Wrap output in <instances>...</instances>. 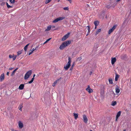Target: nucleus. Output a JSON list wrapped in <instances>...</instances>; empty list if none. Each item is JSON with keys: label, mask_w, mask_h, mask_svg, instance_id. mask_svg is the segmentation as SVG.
I'll use <instances>...</instances> for the list:
<instances>
[{"label": "nucleus", "mask_w": 131, "mask_h": 131, "mask_svg": "<svg viewBox=\"0 0 131 131\" xmlns=\"http://www.w3.org/2000/svg\"><path fill=\"white\" fill-rule=\"evenodd\" d=\"M71 43L70 41H68L64 42L60 46L59 48L61 50L63 49L65 47L67 46Z\"/></svg>", "instance_id": "f257e3e1"}, {"label": "nucleus", "mask_w": 131, "mask_h": 131, "mask_svg": "<svg viewBox=\"0 0 131 131\" xmlns=\"http://www.w3.org/2000/svg\"><path fill=\"white\" fill-rule=\"evenodd\" d=\"M91 131H92V130H91Z\"/></svg>", "instance_id": "4d7b16f0"}, {"label": "nucleus", "mask_w": 131, "mask_h": 131, "mask_svg": "<svg viewBox=\"0 0 131 131\" xmlns=\"http://www.w3.org/2000/svg\"><path fill=\"white\" fill-rule=\"evenodd\" d=\"M60 0H58V2H59L60 1Z\"/></svg>", "instance_id": "603ef678"}, {"label": "nucleus", "mask_w": 131, "mask_h": 131, "mask_svg": "<svg viewBox=\"0 0 131 131\" xmlns=\"http://www.w3.org/2000/svg\"><path fill=\"white\" fill-rule=\"evenodd\" d=\"M36 50V48H33L32 49V50L33 51H34Z\"/></svg>", "instance_id": "ea45409f"}, {"label": "nucleus", "mask_w": 131, "mask_h": 131, "mask_svg": "<svg viewBox=\"0 0 131 131\" xmlns=\"http://www.w3.org/2000/svg\"><path fill=\"white\" fill-rule=\"evenodd\" d=\"M92 73V72H90V73H91H91Z\"/></svg>", "instance_id": "5fc2aeb1"}, {"label": "nucleus", "mask_w": 131, "mask_h": 131, "mask_svg": "<svg viewBox=\"0 0 131 131\" xmlns=\"http://www.w3.org/2000/svg\"><path fill=\"white\" fill-rule=\"evenodd\" d=\"M38 47H39V46H38L36 47L35 48H36V50L37 49Z\"/></svg>", "instance_id": "37998d69"}, {"label": "nucleus", "mask_w": 131, "mask_h": 131, "mask_svg": "<svg viewBox=\"0 0 131 131\" xmlns=\"http://www.w3.org/2000/svg\"><path fill=\"white\" fill-rule=\"evenodd\" d=\"M87 6L88 7H89V5H88V4H87Z\"/></svg>", "instance_id": "49530a36"}, {"label": "nucleus", "mask_w": 131, "mask_h": 131, "mask_svg": "<svg viewBox=\"0 0 131 131\" xmlns=\"http://www.w3.org/2000/svg\"><path fill=\"white\" fill-rule=\"evenodd\" d=\"M33 52V51L32 50H30L29 51V53L28 55H30Z\"/></svg>", "instance_id": "f704fd0d"}, {"label": "nucleus", "mask_w": 131, "mask_h": 131, "mask_svg": "<svg viewBox=\"0 0 131 131\" xmlns=\"http://www.w3.org/2000/svg\"><path fill=\"white\" fill-rule=\"evenodd\" d=\"M112 93H111L112 94H113L114 95V96H115V93H114V92L113 91H112Z\"/></svg>", "instance_id": "58836bf2"}, {"label": "nucleus", "mask_w": 131, "mask_h": 131, "mask_svg": "<svg viewBox=\"0 0 131 131\" xmlns=\"http://www.w3.org/2000/svg\"><path fill=\"white\" fill-rule=\"evenodd\" d=\"M116 61V59L115 58H112L111 59V63L112 65H113L115 62Z\"/></svg>", "instance_id": "f8f14e48"}, {"label": "nucleus", "mask_w": 131, "mask_h": 131, "mask_svg": "<svg viewBox=\"0 0 131 131\" xmlns=\"http://www.w3.org/2000/svg\"><path fill=\"white\" fill-rule=\"evenodd\" d=\"M24 84H20L19 87V89L20 90H23L24 88Z\"/></svg>", "instance_id": "4468645a"}, {"label": "nucleus", "mask_w": 131, "mask_h": 131, "mask_svg": "<svg viewBox=\"0 0 131 131\" xmlns=\"http://www.w3.org/2000/svg\"><path fill=\"white\" fill-rule=\"evenodd\" d=\"M70 34V33H68L65 35L62 38V40L64 41L67 39L69 37Z\"/></svg>", "instance_id": "39448f33"}, {"label": "nucleus", "mask_w": 131, "mask_h": 131, "mask_svg": "<svg viewBox=\"0 0 131 131\" xmlns=\"http://www.w3.org/2000/svg\"><path fill=\"white\" fill-rule=\"evenodd\" d=\"M121 0H117V2H118L119 1H120Z\"/></svg>", "instance_id": "de8ad7c7"}, {"label": "nucleus", "mask_w": 131, "mask_h": 131, "mask_svg": "<svg viewBox=\"0 0 131 131\" xmlns=\"http://www.w3.org/2000/svg\"><path fill=\"white\" fill-rule=\"evenodd\" d=\"M51 28V26L50 25H49L47 27V29L45 30V31H47L49 30H50Z\"/></svg>", "instance_id": "aec40b11"}, {"label": "nucleus", "mask_w": 131, "mask_h": 131, "mask_svg": "<svg viewBox=\"0 0 131 131\" xmlns=\"http://www.w3.org/2000/svg\"><path fill=\"white\" fill-rule=\"evenodd\" d=\"M96 27H97V26H95V29H96Z\"/></svg>", "instance_id": "09e8293b"}, {"label": "nucleus", "mask_w": 131, "mask_h": 131, "mask_svg": "<svg viewBox=\"0 0 131 131\" xmlns=\"http://www.w3.org/2000/svg\"><path fill=\"white\" fill-rule=\"evenodd\" d=\"M12 131H14L15 130L14 129H12Z\"/></svg>", "instance_id": "8fccbe9b"}, {"label": "nucleus", "mask_w": 131, "mask_h": 131, "mask_svg": "<svg viewBox=\"0 0 131 131\" xmlns=\"http://www.w3.org/2000/svg\"><path fill=\"white\" fill-rule=\"evenodd\" d=\"M29 45V43H28L27 44V45H26L24 48V50L25 51H26L27 50V48L28 46V45Z\"/></svg>", "instance_id": "393cba45"}, {"label": "nucleus", "mask_w": 131, "mask_h": 131, "mask_svg": "<svg viewBox=\"0 0 131 131\" xmlns=\"http://www.w3.org/2000/svg\"><path fill=\"white\" fill-rule=\"evenodd\" d=\"M18 131L16 130H15V131Z\"/></svg>", "instance_id": "6e6d98bb"}, {"label": "nucleus", "mask_w": 131, "mask_h": 131, "mask_svg": "<svg viewBox=\"0 0 131 131\" xmlns=\"http://www.w3.org/2000/svg\"><path fill=\"white\" fill-rule=\"evenodd\" d=\"M21 51H19L17 52V55L18 56L21 54Z\"/></svg>", "instance_id": "c9c22d12"}, {"label": "nucleus", "mask_w": 131, "mask_h": 131, "mask_svg": "<svg viewBox=\"0 0 131 131\" xmlns=\"http://www.w3.org/2000/svg\"><path fill=\"white\" fill-rule=\"evenodd\" d=\"M23 107V104H20L19 106V110H20V111H21L22 110V108Z\"/></svg>", "instance_id": "a211bd4d"}, {"label": "nucleus", "mask_w": 131, "mask_h": 131, "mask_svg": "<svg viewBox=\"0 0 131 131\" xmlns=\"http://www.w3.org/2000/svg\"><path fill=\"white\" fill-rule=\"evenodd\" d=\"M9 1L12 3H14V0H9Z\"/></svg>", "instance_id": "4c0bfd02"}, {"label": "nucleus", "mask_w": 131, "mask_h": 131, "mask_svg": "<svg viewBox=\"0 0 131 131\" xmlns=\"http://www.w3.org/2000/svg\"><path fill=\"white\" fill-rule=\"evenodd\" d=\"M116 104V101L112 102L111 105L113 106H114Z\"/></svg>", "instance_id": "a878e982"}, {"label": "nucleus", "mask_w": 131, "mask_h": 131, "mask_svg": "<svg viewBox=\"0 0 131 131\" xmlns=\"http://www.w3.org/2000/svg\"><path fill=\"white\" fill-rule=\"evenodd\" d=\"M73 115L74 116V118L75 119H77L78 118V114L74 113H73Z\"/></svg>", "instance_id": "6ab92c4d"}, {"label": "nucleus", "mask_w": 131, "mask_h": 131, "mask_svg": "<svg viewBox=\"0 0 131 131\" xmlns=\"http://www.w3.org/2000/svg\"><path fill=\"white\" fill-rule=\"evenodd\" d=\"M6 3V5H7V6L8 8H12V6H10V5H9L7 3Z\"/></svg>", "instance_id": "2f4dec72"}, {"label": "nucleus", "mask_w": 131, "mask_h": 131, "mask_svg": "<svg viewBox=\"0 0 131 131\" xmlns=\"http://www.w3.org/2000/svg\"><path fill=\"white\" fill-rule=\"evenodd\" d=\"M68 61L67 64L64 66V68L66 70H67L71 66V60L70 57H68Z\"/></svg>", "instance_id": "f03ea898"}, {"label": "nucleus", "mask_w": 131, "mask_h": 131, "mask_svg": "<svg viewBox=\"0 0 131 131\" xmlns=\"http://www.w3.org/2000/svg\"><path fill=\"white\" fill-rule=\"evenodd\" d=\"M120 90L119 88H115V91L116 93L118 94L120 92Z\"/></svg>", "instance_id": "f3484780"}, {"label": "nucleus", "mask_w": 131, "mask_h": 131, "mask_svg": "<svg viewBox=\"0 0 131 131\" xmlns=\"http://www.w3.org/2000/svg\"><path fill=\"white\" fill-rule=\"evenodd\" d=\"M121 114V111H119L117 113L116 115V118L115 120L116 121H117L118 118L120 116Z\"/></svg>", "instance_id": "0eeeda50"}, {"label": "nucleus", "mask_w": 131, "mask_h": 131, "mask_svg": "<svg viewBox=\"0 0 131 131\" xmlns=\"http://www.w3.org/2000/svg\"><path fill=\"white\" fill-rule=\"evenodd\" d=\"M83 118L84 122L86 123L88 120L87 118L85 115H83Z\"/></svg>", "instance_id": "1a4fd4ad"}, {"label": "nucleus", "mask_w": 131, "mask_h": 131, "mask_svg": "<svg viewBox=\"0 0 131 131\" xmlns=\"http://www.w3.org/2000/svg\"><path fill=\"white\" fill-rule=\"evenodd\" d=\"M87 91H88L89 93H90V86L89 85L88 87L86 89Z\"/></svg>", "instance_id": "b1692460"}, {"label": "nucleus", "mask_w": 131, "mask_h": 131, "mask_svg": "<svg viewBox=\"0 0 131 131\" xmlns=\"http://www.w3.org/2000/svg\"><path fill=\"white\" fill-rule=\"evenodd\" d=\"M13 68H10L9 69V70H12Z\"/></svg>", "instance_id": "79ce46f5"}, {"label": "nucleus", "mask_w": 131, "mask_h": 131, "mask_svg": "<svg viewBox=\"0 0 131 131\" xmlns=\"http://www.w3.org/2000/svg\"><path fill=\"white\" fill-rule=\"evenodd\" d=\"M101 31V29H98L96 32L95 34V35H96L98 34V33L99 32H100Z\"/></svg>", "instance_id": "412c9836"}, {"label": "nucleus", "mask_w": 131, "mask_h": 131, "mask_svg": "<svg viewBox=\"0 0 131 131\" xmlns=\"http://www.w3.org/2000/svg\"><path fill=\"white\" fill-rule=\"evenodd\" d=\"M81 59V57H79L77 59V61H80Z\"/></svg>", "instance_id": "473e14b6"}, {"label": "nucleus", "mask_w": 131, "mask_h": 131, "mask_svg": "<svg viewBox=\"0 0 131 131\" xmlns=\"http://www.w3.org/2000/svg\"><path fill=\"white\" fill-rule=\"evenodd\" d=\"M119 77V75H118L117 73H115V80L116 81H117Z\"/></svg>", "instance_id": "2eb2a0df"}, {"label": "nucleus", "mask_w": 131, "mask_h": 131, "mask_svg": "<svg viewBox=\"0 0 131 131\" xmlns=\"http://www.w3.org/2000/svg\"><path fill=\"white\" fill-rule=\"evenodd\" d=\"M93 92V90L92 89H91V93L92 92Z\"/></svg>", "instance_id": "c03bdc74"}, {"label": "nucleus", "mask_w": 131, "mask_h": 131, "mask_svg": "<svg viewBox=\"0 0 131 131\" xmlns=\"http://www.w3.org/2000/svg\"><path fill=\"white\" fill-rule=\"evenodd\" d=\"M117 27V25H115L112 28L110 29L108 31V34H111L115 29L116 27Z\"/></svg>", "instance_id": "423d86ee"}, {"label": "nucleus", "mask_w": 131, "mask_h": 131, "mask_svg": "<svg viewBox=\"0 0 131 131\" xmlns=\"http://www.w3.org/2000/svg\"><path fill=\"white\" fill-rule=\"evenodd\" d=\"M61 79V78H60L59 79H57L56 81H55L52 84V86L54 87L56 84L57 83V82L59 81V80Z\"/></svg>", "instance_id": "ddd939ff"}, {"label": "nucleus", "mask_w": 131, "mask_h": 131, "mask_svg": "<svg viewBox=\"0 0 131 131\" xmlns=\"http://www.w3.org/2000/svg\"><path fill=\"white\" fill-rule=\"evenodd\" d=\"M64 10H68V8L67 7H64L63 8Z\"/></svg>", "instance_id": "e433bc0d"}, {"label": "nucleus", "mask_w": 131, "mask_h": 131, "mask_svg": "<svg viewBox=\"0 0 131 131\" xmlns=\"http://www.w3.org/2000/svg\"><path fill=\"white\" fill-rule=\"evenodd\" d=\"M101 89L102 90V93L104 92V91L105 89V86L104 85H101Z\"/></svg>", "instance_id": "dca6fc26"}, {"label": "nucleus", "mask_w": 131, "mask_h": 131, "mask_svg": "<svg viewBox=\"0 0 131 131\" xmlns=\"http://www.w3.org/2000/svg\"><path fill=\"white\" fill-rule=\"evenodd\" d=\"M130 81L131 82V80H130Z\"/></svg>", "instance_id": "13d9d810"}, {"label": "nucleus", "mask_w": 131, "mask_h": 131, "mask_svg": "<svg viewBox=\"0 0 131 131\" xmlns=\"http://www.w3.org/2000/svg\"><path fill=\"white\" fill-rule=\"evenodd\" d=\"M18 125L19 128H22L23 126V124L21 121H19L18 122Z\"/></svg>", "instance_id": "9b49d317"}, {"label": "nucleus", "mask_w": 131, "mask_h": 131, "mask_svg": "<svg viewBox=\"0 0 131 131\" xmlns=\"http://www.w3.org/2000/svg\"><path fill=\"white\" fill-rule=\"evenodd\" d=\"M123 131H126V130L125 129Z\"/></svg>", "instance_id": "864d4df0"}, {"label": "nucleus", "mask_w": 131, "mask_h": 131, "mask_svg": "<svg viewBox=\"0 0 131 131\" xmlns=\"http://www.w3.org/2000/svg\"><path fill=\"white\" fill-rule=\"evenodd\" d=\"M34 78H32L31 80L30 81L28 82V83L30 84V83H32L34 81Z\"/></svg>", "instance_id": "cd10ccee"}, {"label": "nucleus", "mask_w": 131, "mask_h": 131, "mask_svg": "<svg viewBox=\"0 0 131 131\" xmlns=\"http://www.w3.org/2000/svg\"><path fill=\"white\" fill-rule=\"evenodd\" d=\"M31 73L32 71L31 70H29L27 72L25 75L24 79L25 80H26L29 78L30 76L31 75Z\"/></svg>", "instance_id": "7ed1b4c3"}, {"label": "nucleus", "mask_w": 131, "mask_h": 131, "mask_svg": "<svg viewBox=\"0 0 131 131\" xmlns=\"http://www.w3.org/2000/svg\"><path fill=\"white\" fill-rule=\"evenodd\" d=\"M74 63H73L72 65V66H71V68L70 69V70L71 71L72 70L74 66Z\"/></svg>", "instance_id": "bb28decb"}, {"label": "nucleus", "mask_w": 131, "mask_h": 131, "mask_svg": "<svg viewBox=\"0 0 131 131\" xmlns=\"http://www.w3.org/2000/svg\"><path fill=\"white\" fill-rule=\"evenodd\" d=\"M52 27H53V28H54L55 27L53 26H52Z\"/></svg>", "instance_id": "3c124183"}, {"label": "nucleus", "mask_w": 131, "mask_h": 131, "mask_svg": "<svg viewBox=\"0 0 131 131\" xmlns=\"http://www.w3.org/2000/svg\"><path fill=\"white\" fill-rule=\"evenodd\" d=\"M51 38H49V39H48V40H46V41L43 43V44H45L46 43H47L48 41H49L51 39Z\"/></svg>", "instance_id": "72a5a7b5"}, {"label": "nucleus", "mask_w": 131, "mask_h": 131, "mask_svg": "<svg viewBox=\"0 0 131 131\" xmlns=\"http://www.w3.org/2000/svg\"><path fill=\"white\" fill-rule=\"evenodd\" d=\"M7 75L8 76L9 75V72H7Z\"/></svg>", "instance_id": "a19ab883"}, {"label": "nucleus", "mask_w": 131, "mask_h": 131, "mask_svg": "<svg viewBox=\"0 0 131 131\" xmlns=\"http://www.w3.org/2000/svg\"><path fill=\"white\" fill-rule=\"evenodd\" d=\"M87 29L88 30V33L86 35V36L88 35H89V33L90 32V31H89V29H90V27L89 26H87Z\"/></svg>", "instance_id": "c85d7f7f"}, {"label": "nucleus", "mask_w": 131, "mask_h": 131, "mask_svg": "<svg viewBox=\"0 0 131 131\" xmlns=\"http://www.w3.org/2000/svg\"><path fill=\"white\" fill-rule=\"evenodd\" d=\"M35 74H34L33 76V78H34V77H35Z\"/></svg>", "instance_id": "a18cd8bd"}, {"label": "nucleus", "mask_w": 131, "mask_h": 131, "mask_svg": "<svg viewBox=\"0 0 131 131\" xmlns=\"http://www.w3.org/2000/svg\"><path fill=\"white\" fill-rule=\"evenodd\" d=\"M18 68H17L16 69H15L12 72L11 74V76H12L14 75L15 73V72L17 71V70L18 69Z\"/></svg>", "instance_id": "4be33fe9"}, {"label": "nucleus", "mask_w": 131, "mask_h": 131, "mask_svg": "<svg viewBox=\"0 0 131 131\" xmlns=\"http://www.w3.org/2000/svg\"><path fill=\"white\" fill-rule=\"evenodd\" d=\"M65 18V17L64 16L59 17L54 20L53 21V23H56L58 22L59 21L62 20Z\"/></svg>", "instance_id": "20e7f679"}, {"label": "nucleus", "mask_w": 131, "mask_h": 131, "mask_svg": "<svg viewBox=\"0 0 131 131\" xmlns=\"http://www.w3.org/2000/svg\"><path fill=\"white\" fill-rule=\"evenodd\" d=\"M52 0H46L45 3L47 4L50 2Z\"/></svg>", "instance_id": "7c9ffc66"}, {"label": "nucleus", "mask_w": 131, "mask_h": 131, "mask_svg": "<svg viewBox=\"0 0 131 131\" xmlns=\"http://www.w3.org/2000/svg\"><path fill=\"white\" fill-rule=\"evenodd\" d=\"M16 55H9V57L10 58H12L13 60H14L16 59Z\"/></svg>", "instance_id": "6e6552de"}, {"label": "nucleus", "mask_w": 131, "mask_h": 131, "mask_svg": "<svg viewBox=\"0 0 131 131\" xmlns=\"http://www.w3.org/2000/svg\"><path fill=\"white\" fill-rule=\"evenodd\" d=\"M108 80H109V83L110 84H113V81H112V79H109Z\"/></svg>", "instance_id": "c756f323"}, {"label": "nucleus", "mask_w": 131, "mask_h": 131, "mask_svg": "<svg viewBox=\"0 0 131 131\" xmlns=\"http://www.w3.org/2000/svg\"><path fill=\"white\" fill-rule=\"evenodd\" d=\"M4 78V73H2L0 77V80L1 81H2Z\"/></svg>", "instance_id": "9d476101"}, {"label": "nucleus", "mask_w": 131, "mask_h": 131, "mask_svg": "<svg viewBox=\"0 0 131 131\" xmlns=\"http://www.w3.org/2000/svg\"><path fill=\"white\" fill-rule=\"evenodd\" d=\"M94 24L95 26H97L99 24V22L97 21H96L94 22Z\"/></svg>", "instance_id": "5701e85b"}]
</instances>
